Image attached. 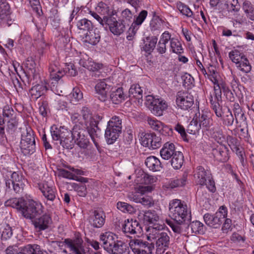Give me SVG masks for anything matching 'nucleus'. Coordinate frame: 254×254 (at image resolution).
Returning <instances> with one entry per match:
<instances>
[{"mask_svg": "<svg viewBox=\"0 0 254 254\" xmlns=\"http://www.w3.org/2000/svg\"><path fill=\"white\" fill-rule=\"evenodd\" d=\"M169 216L173 221L167 220V224L176 233L182 232L181 225L188 223L191 219L190 211L187 205L180 199H173L169 203Z\"/></svg>", "mask_w": 254, "mask_h": 254, "instance_id": "1", "label": "nucleus"}, {"mask_svg": "<svg viewBox=\"0 0 254 254\" xmlns=\"http://www.w3.org/2000/svg\"><path fill=\"white\" fill-rule=\"evenodd\" d=\"M6 206L16 208L26 218L33 219L41 215L42 206L33 200L26 201L23 198H13L4 202Z\"/></svg>", "mask_w": 254, "mask_h": 254, "instance_id": "2", "label": "nucleus"}, {"mask_svg": "<svg viewBox=\"0 0 254 254\" xmlns=\"http://www.w3.org/2000/svg\"><path fill=\"white\" fill-rule=\"evenodd\" d=\"M148 232L147 239L150 241L156 240L158 253H163L169 248L170 237L165 231L164 225H154L148 228Z\"/></svg>", "mask_w": 254, "mask_h": 254, "instance_id": "3", "label": "nucleus"}, {"mask_svg": "<svg viewBox=\"0 0 254 254\" xmlns=\"http://www.w3.org/2000/svg\"><path fill=\"white\" fill-rule=\"evenodd\" d=\"M194 177L197 184L202 186L205 185L211 192H214L216 190L215 183L211 176L210 173L204 169L202 166L197 167Z\"/></svg>", "mask_w": 254, "mask_h": 254, "instance_id": "4", "label": "nucleus"}, {"mask_svg": "<svg viewBox=\"0 0 254 254\" xmlns=\"http://www.w3.org/2000/svg\"><path fill=\"white\" fill-rule=\"evenodd\" d=\"M51 133L53 139L59 141L60 144L63 147L69 148L71 147V140L69 136L70 132L64 127H58L56 126H53L51 127Z\"/></svg>", "mask_w": 254, "mask_h": 254, "instance_id": "5", "label": "nucleus"}, {"mask_svg": "<svg viewBox=\"0 0 254 254\" xmlns=\"http://www.w3.org/2000/svg\"><path fill=\"white\" fill-rule=\"evenodd\" d=\"M146 104L151 113L157 116H161L168 107V103L163 99L155 98L152 95L146 96Z\"/></svg>", "mask_w": 254, "mask_h": 254, "instance_id": "6", "label": "nucleus"}, {"mask_svg": "<svg viewBox=\"0 0 254 254\" xmlns=\"http://www.w3.org/2000/svg\"><path fill=\"white\" fill-rule=\"evenodd\" d=\"M229 57L239 70L246 73L251 71L252 66L243 53L238 50H233L229 53Z\"/></svg>", "mask_w": 254, "mask_h": 254, "instance_id": "7", "label": "nucleus"}, {"mask_svg": "<svg viewBox=\"0 0 254 254\" xmlns=\"http://www.w3.org/2000/svg\"><path fill=\"white\" fill-rule=\"evenodd\" d=\"M38 187L46 199V204L49 205L52 208L55 207V202L57 201L55 188L47 181L38 184Z\"/></svg>", "mask_w": 254, "mask_h": 254, "instance_id": "8", "label": "nucleus"}, {"mask_svg": "<svg viewBox=\"0 0 254 254\" xmlns=\"http://www.w3.org/2000/svg\"><path fill=\"white\" fill-rule=\"evenodd\" d=\"M129 245L134 254H152L154 249L153 243L144 241L141 239L131 240Z\"/></svg>", "mask_w": 254, "mask_h": 254, "instance_id": "9", "label": "nucleus"}, {"mask_svg": "<svg viewBox=\"0 0 254 254\" xmlns=\"http://www.w3.org/2000/svg\"><path fill=\"white\" fill-rule=\"evenodd\" d=\"M49 72L51 79L55 81H59L65 73L72 76L77 74V71L74 68V65L72 64L66 65L64 70L59 69L56 65H51L49 67Z\"/></svg>", "mask_w": 254, "mask_h": 254, "instance_id": "10", "label": "nucleus"}, {"mask_svg": "<svg viewBox=\"0 0 254 254\" xmlns=\"http://www.w3.org/2000/svg\"><path fill=\"white\" fill-rule=\"evenodd\" d=\"M176 103L178 108L182 110H190L194 104V97L188 91H180L177 93Z\"/></svg>", "mask_w": 254, "mask_h": 254, "instance_id": "11", "label": "nucleus"}, {"mask_svg": "<svg viewBox=\"0 0 254 254\" xmlns=\"http://www.w3.org/2000/svg\"><path fill=\"white\" fill-rule=\"evenodd\" d=\"M11 179L6 181V187L10 189L12 186L16 193L21 192L23 190L26 181L22 178V176L16 172H13L12 174Z\"/></svg>", "mask_w": 254, "mask_h": 254, "instance_id": "12", "label": "nucleus"}, {"mask_svg": "<svg viewBox=\"0 0 254 254\" xmlns=\"http://www.w3.org/2000/svg\"><path fill=\"white\" fill-rule=\"evenodd\" d=\"M122 229L123 232L127 237H130V235L140 234L142 232L139 223L132 219L125 220L123 224Z\"/></svg>", "mask_w": 254, "mask_h": 254, "instance_id": "13", "label": "nucleus"}, {"mask_svg": "<svg viewBox=\"0 0 254 254\" xmlns=\"http://www.w3.org/2000/svg\"><path fill=\"white\" fill-rule=\"evenodd\" d=\"M10 9V6L5 0H0V22L2 26H9L12 24Z\"/></svg>", "mask_w": 254, "mask_h": 254, "instance_id": "14", "label": "nucleus"}, {"mask_svg": "<svg viewBox=\"0 0 254 254\" xmlns=\"http://www.w3.org/2000/svg\"><path fill=\"white\" fill-rule=\"evenodd\" d=\"M142 144L143 146L150 149H156L161 146V138L154 133H145L141 138Z\"/></svg>", "mask_w": 254, "mask_h": 254, "instance_id": "15", "label": "nucleus"}, {"mask_svg": "<svg viewBox=\"0 0 254 254\" xmlns=\"http://www.w3.org/2000/svg\"><path fill=\"white\" fill-rule=\"evenodd\" d=\"M104 28L105 29L109 28L113 34L119 35L124 32L125 25L123 22L117 21L116 18L113 16H109Z\"/></svg>", "mask_w": 254, "mask_h": 254, "instance_id": "16", "label": "nucleus"}, {"mask_svg": "<svg viewBox=\"0 0 254 254\" xmlns=\"http://www.w3.org/2000/svg\"><path fill=\"white\" fill-rule=\"evenodd\" d=\"M194 118L202 130H208L212 125L210 113L207 111L198 112Z\"/></svg>", "mask_w": 254, "mask_h": 254, "instance_id": "17", "label": "nucleus"}, {"mask_svg": "<svg viewBox=\"0 0 254 254\" xmlns=\"http://www.w3.org/2000/svg\"><path fill=\"white\" fill-rule=\"evenodd\" d=\"M64 242L73 254H86L81 238H76L73 240L66 239Z\"/></svg>", "mask_w": 254, "mask_h": 254, "instance_id": "18", "label": "nucleus"}, {"mask_svg": "<svg viewBox=\"0 0 254 254\" xmlns=\"http://www.w3.org/2000/svg\"><path fill=\"white\" fill-rule=\"evenodd\" d=\"M154 188L152 186H139L135 188L134 192H130L128 194L127 197L130 200L136 203H139L141 200V197L143 194L151 192Z\"/></svg>", "mask_w": 254, "mask_h": 254, "instance_id": "19", "label": "nucleus"}, {"mask_svg": "<svg viewBox=\"0 0 254 254\" xmlns=\"http://www.w3.org/2000/svg\"><path fill=\"white\" fill-rule=\"evenodd\" d=\"M147 122L150 127L153 130L158 131L161 134L166 135L172 132L171 129L154 118L148 117Z\"/></svg>", "mask_w": 254, "mask_h": 254, "instance_id": "20", "label": "nucleus"}, {"mask_svg": "<svg viewBox=\"0 0 254 254\" xmlns=\"http://www.w3.org/2000/svg\"><path fill=\"white\" fill-rule=\"evenodd\" d=\"M106 215L103 211L98 209L93 211L89 217V222L94 228H101L105 222Z\"/></svg>", "mask_w": 254, "mask_h": 254, "instance_id": "21", "label": "nucleus"}, {"mask_svg": "<svg viewBox=\"0 0 254 254\" xmlns=\"http://www.w3.org/2000/svg\"><path fill=\"white\" fill-rule=\"evenodd\" d=\"M117 239L115 234L110 232H106L100 236V240L103 242V247L108 252L119 242Z\"/></svg>", "mask_w": 254, "mask_h": 254, "instance_id": "22", "label": "nucleus"}, {"mask_svg": "<svg viewBox=\"0 0 254 254\" xmlns=\"http://www.w3.org/2000/svg\"><path fill=\"white\" fill-rule=\"evenodd\" d=\"M51 223V216L49 214L45 213L36 219L34 222V225L38 231H41L48 229Z\"/></svg>", "mask_w": 254, "mask_h": 254, "instance_id": "23", "label": "nucleus"}, {"mask_svg": "<svg viewBox=\"0 0 254 254\" xmlns=\"http://www.w3.org/2000/svg\"><path fill=\"white\" fill-rule=\"evenodd\" d=\"M128 96L130 99H135L138 105H141L143 102V90L139 84H135L131 86L128 91Z\"/></svg>", "mask_w": 254, "mask_h": 254, "instance_id": "24", "label": "nucleus"}, {"mask_svg": "<svg viewBox=\"0 0 254 254\" xmlns=\"http://www.w3.org/2000/svg\"><path fill=\"white\" fill-rule=\"evenodd\" d=\"M48 90L47 83L44 81H41L33 86L29 91L32 99L37 100L41 96L44 95Z\"/></svg>", "mask_w": 254, "mask_h": 254, "instance_id": "25", "label": "nucleus"}, {"mask_svg": "<svg viewBox=\"0 0 254 254\" xmlns=\"http://www.w3.org/2000/svg\"><path fill=\"white\" fill-rule=\"evenodd\" d=\"M95 90L98 94V98L102 102L107 99V93L111 91V86L108 85L104 80L99 81L95 86Z\"/></svg>", "mask_w": 254, "mask_h": 254, "instance_id": "26", "label": "nucleus"}, {"mask_svg": "<svg viewBox=\"0 0 254 254\" xmlns=\"http://www.w3.org/2000/svg\"><path fill=\"white\" fill-rule=\"evenodd\" d=\"M89 135L97 148L99 146L98 141L100 136V130L95 121H91L89 126H87Z\"/></svg>", "mask_w": 254, "mask_h": 254, "instance_id": "27", "label": "nucleus"}, {"mask_svg": "<svg viewBox=\"0 0 254 254\" xmlns=\"http://www.w3.org/2000/svg\"><path fill=\"white\" fill-rule=\"evenodd\" d=\"M218 215L219 214H211L208 213L205 214L203 219L206 224L213 228H219L223 222V220H221Z\"/></svg>", "mask_w": 254, "mask_h": 254, "instance_id": "28", "label": "nucleus"}, {"mask_svg": "<svg viewBox=\"0 0 254 254\" xmlns=\"http://www.w3.org/2000/svg\"><path fill=\"white\" fill-rule=\"evenodd\" d=\"M213 154L215 159L220 162H226L229 158L228 149L225 145H220L213 149Z\"/></svg>", "mask_w": 254, "mask_h": 254, "instance_id": "29", "label": "nucleus"}, {"mask_svg": "<svg viewBox=\"0 0 254 254\" xmlns=\"http://www.w3.org/2000/svg\"><path fill=\"white\" fill-rule=\"evenodd\" d=\"M136 182L138 184L152 185L157 181V178L145 173L141 170L136 173Z\"/></svg>", "mask_w": 254, "mask_h": 254, "instance_id": "30", "label": "nucleus"}, {"mask_svg": "<svg viewBox=\"0 0 254 254\" xmlns=\"http://www.w3.org/2000/svg\"><path fill=\"white\" fill-rule=\"evenodd\" d=\"M100 33L97 28L91 29L87 32L83 37L85 42L95 45L100 40Z\"/></svg>", "mask_w": 254, "mask_h": 254, "instance_id": "31", "label": "nucleus"}, {"mask_svg": "<svg viewBox=\"0 0 254 254\" xmlns=\"http://www.w3.org/2000/svg\"><path fill=\"white\" fill-rule=\"evenodd\" d=\"M174 143L170 142H166L162 149L160 154L161 157L164 160H169L177 152Z\"/></svg>", "mask_w": 254, "mask_h": 254, "instance_id": "32", "label": "nucleus"}, {"mask_svg": "<svg viewBox=\"0 0 254 254\" xmlns=\"http://www.w3.org/2000/svg\"><path fill=\"white\" fill-rule=\"evenodd\" d=\"M227 142L232 149V150L235 152L239 156L242 164L244 165V158L243 157V153L240 150L239 147V142L238 140L232 136H228L227 138Z\"/></svg>", "mask_w": 254, "mask_h": 254, "instance_id": "33", "label": "nucleus"}, {"mask_svg": "<svg viewBox=\"0 0 254 254\" xmlns=\"http://www.w3.org/2000/svg\"><path fill=\"white\" fill-rule=\"evenodd\" d=\"M110 98L114 104H118L127 98L122 88H118L111 92Z\"/></svg>", "mask_w": 254, "mask_h": 254, "instance_id": "34", "label": "nucleus"}, {"mask_svg": "<svg viewBox=\"0 0 254 254\" xmlns=\"http://www.w3.org/2000/svg\"><path fill=\"white\" fill-rule=\"evenodd\" d=\"M145 164L150 170L153 171H159L162 168L160 160L155 156H151L147 157Z\"/></svg>", "mask_w": 254, "mask_h": 254, "instance_id": "35", "label": "nucleus"}, {"mask_svg": "<svg viewBox=\"0 0 254 254\" xmlns=\"http://www.w3.org/2000/svg\"><path fill=\"white\" fill-rule=\"evenodd\" d=\"M171 37L170 34L168 31L164 32L161 35V38L157 45V51L161 54H164L166 51V43L170 40Z\"/></svg>", "mask_w": 254, "mask_h": 254, "instance_id": "36", "label": "nucleus"}, {"mask_svg": "<svg viewBox=\"0 0 254 254\" xmlns=\"http://www.w3.org/2000/svg\"><path fill=\"white\" fill-rule=\"evenodd\" d=\"M121 131L116 129L107 127L105 130V137L108 144H113L118 138Z\"/></svg>", "mask_w": 254, "mask_h": 254, "instance_id": "37", "label": "nucleus"}, {"mask_svg": "<svg viewBox=\"0 0 254 254\" xmlns=\"http://www.w3.org/2000/svg\"><path fill=\"white\" fill-rule=\"evenodd\" d=\"M109 253L112 254H128L129 251L127 245L122 241H119Z\"/></svg>", "mask_w": 254, "mask_h": 254, "instance_id": "38", "label": "nucleus"}, {"mask_svg": "<svg viewBox=\"0 0 254 254\" xmlns=\"http://www.w3.org/2000/svg\"><path fill=\"white\" fill-rule=\"evenodd\" d=\"M242 9L247 18L254 21V5L249 1H245L242 5Z\"/></svg>", "mask_w": 254, "mask_h": 254, "instance_id": "39", "label": "nucleus"}, {"mask_svg": "<svg viewBox=\"0 0 254 254\" xmlns=\"http://www.w3.org/2000/svg\"><path fill=\"white\" fill-rule=\"evenodd\" d=\"M79 63L81 65L93 71H98L103 67V64H102L95 63L92 61L87 62L84 60L81 59Z\"/></svg>", "mask_w": 254, "mask_h": 254, "instance_id": "40", "label": "nucleus"}, {"mask_svg": "<svg viewBox=\"0 0 254 254\" xmlns=\"http://www.w3.org/2000/svg\"><path fill=\"white\" fill-rule=\"evenodd\" d=\"M184 161L183 153L181 151H178L172 157L171 165L175 169H179L182 167Z\"/></svg>", "mask_w": 254, "mask_h": 254, "instance_id": "41", "label": "nucleus"}, {"mask_svg": "<svg viewBox=\"0 0 254 254\" xmlns=\"http://www.w3.org/2000/svg\"><path fill=\"white\" fill-rule=\"evenodd\" d=\"M157 40L158 39L155 36L146 37L145 40H144L143 50L149 53L151 52L155 47Z\"/></svg>", "mask_w": 254, "mask_h": 254, "instance_id": "42", "label": "nucleus"}, {"mask_svg": "<svg viewBox=\"0 0 254 254\" xmlns=\"http://www.w3.org/2000/svg\"><path fill=\"white\" fill-rule=\"evenodd\" d=\"M23 247L24 254H43V251L38 245L28 244Z\"/></svg>", "mask_w": 254, "mask_h": 254, "instance_id": "43", "label": "nucleus"}, {"mask_svg": "<svg viewBox=\"0 0 254 254\" xmlns=\"http://www.w3.org/2000/svg\"><path fill=\"white\" fill-rule=\"evenodd\" d=\"M0 233L2 240H7L10 239L12 234V228L7 224H3L0 227Z\"/></svg>", "mask_w": 254, "mask_h": 254, "instance_id": "44", "label": "nucleus"}, {"mask_svg": "<svg viewBox=\"0 0 254 254\" xmlns=\"http://www.w3.org/2000/svg\"><path fill=\"white\" fill-rule=\"evenodd\" d=\"M220 101L213 100L212 97L210 101L211 108L215 113L216 116L218 118H222L223 114L225 112L223 109L222 106L220 105L219 102Z\"/></svg>", "mask_w": 254, "mask_h": 254, "instance_id": "45", "label": "nucleus"}, {"mask_svg": "<svg viewBox=\"0 0 254 254\" xmlns=\"http://www.w3.org/2000/svg\"><path fill=\"white\" fill-rule=\"evenodd\" d=\"M143 219L150 223L156 222L159 220V216L154 210H149L143 212Z\"/></svg>", "mask_w": 254, "mask_h": 254, "instance_id": "46", "label": "nucleus"}, {"mask_svg": "<svg viewBox=\"0 0 254 254\" xmlns=\"http://www.w3.org/2000/svg\"><path fill=\"white\" fill-rule=\"evenodd\" d=\"M69 98L72 104H76L82 99L83 94L79 88L74 87L69 95Z\"/></svg>", "mask_w": 254, "mask_h": 254, "instance_id": "47", "label": "nucleus"}, {"mask_svg": "<svg viewBox=\"0 0 254 254\" xmlns=\"http://www.w3.org/2000/svg\"><path fill=\"white\" fill-rule=\"evenodd\" d=\"M225 5L229 12L237 13L241 8L238 0H226Z\"/></svg>", "mask_w": 254, "mask_h": 254, "instance_id": "48", "label": "nucleus"}, {"mask_svg": "<svg viewBox=\"0 0 254 254\" xmlns=\"http://www.w3.org/2000/svg\"><path fill=\"white\" fill-rule=\"evenodd\" d=\"M77 28L84 31H89L93 28V25L92 22L86 18H83L78 20L76 23Z\"/></svg>", "mask_w": 254, "mask_h": 254, "instance_id": "49", "label": "nucleus"}, {"mask_svg": "<svg viewBox=\"0 0 254 254\" xmlns=\"http://www.w3.org/2000/svg\"><path fill=\"white\" fill-rule=\"evenodd\" d=\"M189 228L191 229L192 233L195 234H203L205 231V227L198 221L191 222L189 226Z\"/></svg>", "mask_w": 254, "mask_h": 254, "instance_id": "50", "label": "nucleus"}, {"mask_svg": "<svg viewBox=\"0 0 254 254\" xmlns=\"http://www.w3.org/2000/svg\"><path fill=\"white\" fill-rule=\"evenodd\" d=\"M20 148L22 153L26 155L33 153L35 151V144L27 143L25 141H20Z\"/></svg>", "mask_w": 254, "mask_h": 254, "instance_id": "51", "label": "nucleus"}, {"mask_svg": "<svg viewBox=\"0 0 254 254\" xmlns=\"http://www.w3.org/2000/svg\"><path fill=\"white\" fill-rule=\"evenodd\" d=\"M169 41H170V48L172 52L178 54L183 52L182 44L178 39L170 37Z\"/></svg>", "mask_w": 254, "mask_h": 254, "instance_id": "52", "label": "nucleus"}, {"mask_svg": "<svg viewBox=\"0 0 254 254\" xmlns=\"http://www.w3.org/2000/svg\"><path fill=\"white\" fill-rule=\"evenodd\" d=\"M107 127L122 130V120L117 116L113 117L108 123Z\"/></svg>", "mask_w": 254, "mask_h": 254, "instance_id": "53", "label": "nucleus"}, {"mask_svg": "<svg viewBox=\"0 0 254 254\" xmlns=\"http://www.w3.org/2000/svg\"><path fill=\"white\" fill-rule=\"evenodd\" d=\"M21 141H25L27 143H34L35 144V137L33 132L30 128H26L21 134Z\"/></svg>", "mask_w": 254, "mask_h": 254, "instance_id": "54", "label": "nucleus"}, {"mask_svg": "<svg viewBox=\"0 0 254 254\" xmlns=\"http://www.w3.org/2000/svg\"><path fill=\"white\" fill-rule=\"evenodd\" d=\"M177 7L180 12L183 15L188 17H192L193 13L187 5L179 1L177 3Z\"/></svg>", "mask_w": 254, "mask_h": 254, "instance_id": "55", "label": "nucleus"}, {"mask_svg": "<svg viewBox=\"0 0 254 254\" xmlns=\"http://www.w3.org/2000/svg\"><path fill=\"white\" fill-rule=\"evenodd\" d=\"M69 131L70 132V135L72 137V140H74L75 142V141L78 140V138L85 132V131L80 128V127L78 125H75L72 128V130Z\"/></svg>", "mask_w": 254, "mask_h": 254, "instance_id": "56", "label": "nucleus"}, {"mask_svg": "<svg viewBox=\"0 0 254 254\" xmlns=\"http://www.w3.org/2000/svg\"><path fill=\"white\" fill-rule=\"evenodd\" d=\"M223 124L227 126H232L234 122V118L229 109H227L222 118Z\"/></svg>", "mask_w": 254, "mask_h": 254, "instance_id": "57", "label": "nucleus"}, {"mask_svg": "<svg viewBox=\"0 0 254 254\" xmlns=\"http://www.w3.org/2000/svg\"><path fill=\"white\" fill-rule=\"evenodd\" d=\"M200 129V126L194 117L188 126L187 130L190 134H195L198 132Z\"/></svg>", "mask_w": 254, "mask_h": 254, "instance_id": "58", "label": "nucleus"}, {"mask_svg": "<svg viewBox=\"0 0 254 254\" xmlns=\"http://www.w3.org/2000/svg\"><path fill=\"white\" fill-rule=\"evenodd\" d=\"M187 179V176L184 175L180 179H177L171 182L169 184V186L171 189H173L178 187H182L185 185Z\"/></svg>", "mask_w": 254, "mask_h": 254, "instance_id": "59", "label": "nucleus"}, {"mask_svg": "<svg viewBox=\"0 0 254 254\" xmlns=\"http://www.w3.org/2000/svg\"><path fill=\"white\" fill-rule=\"evenodd\" d=\"M123 23H130L133 19V14L128 8H126L122 12Z\"/></svg>", "mask_w": 254, "mask_h": 254, "instance_id": "60", "label": "nucleus"}, {"mask_svg": "<svg viewBox=\"0 0 254 254\" xmlns=\"http://www.w3.org/2000/svg\"><path fill=\"white\" fill-rule=\"evenodd\" d=\"M233 112L234 113L235 120L236 123H238V119L239 118L240 120H244V113L243 112L239 104L235 103L233 104Z\"/></svg>", "mask_w": 254, "mask_h": 254, "instance_id": "61", "label": "nucleus"}, {"mask_svg": "<svg viewBox=\"0 0 254 254\" xmlns=\"http://www.w3.org/2000/svg\"><path fill=\"white\" fill-rule=\"evenodd\" d=\"M117 208L124 212L131 213L133 211V207L130 204L123 202H119L117 204Z\"/></svg>", "mask_w": 254, "mask_h": 254, "instance_id": "62", "label": "nucleus"}, {"mask_svg": "<svg viewBox=\"0 0 254 254\" xmlns=\"http://www.w3.org/2000/svg\"><path fill=\"white\" fill-rule=\"evenodd\" d=\"M6 254H24L23 247L18 248L16 245L8 247L5 250Z\"/></svg>", "mask_w": 254, "mask_h": 254, "instance_id": "63", "label": "nucleus"}, {"mask_svg": "<svg viewBox=\"0 0 254 254\" xmlns=\"http://www.w3.org/2000/svg\"><path fill=\"white\" fill-rule=\"evenodd\" d=\"M58 175L60 177H62L64 178H66L70 180H77V176L69 171L64 170V169H61L59 170Z\"/></svg>", "mask_w": 254, "mask_h": 254, "instance_id": "64", "label": "nucleus"}]
</instances>
